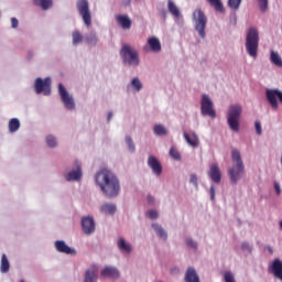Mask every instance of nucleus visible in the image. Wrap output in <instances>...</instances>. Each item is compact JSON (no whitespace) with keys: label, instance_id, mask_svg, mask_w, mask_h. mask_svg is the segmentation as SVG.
<instances>
[{"label":"nucleus","instance_id":"obj_29","mask_svg":"<svg viewBox=\"0 0 282 282\" xmlns=\"http://www.w3.org/2000/svg\"><path fill=\"white\" fill-rule=\"evenodd\" d=\"M209 2V4L212 6V8H214L216 10V12H226V9H224V3L221 2V0H207Z\"/></svg>","mask_w":282,"mask_h":282},{"label":"nucleus","instance_id":"obj_54","mask_svg":"<svg viewBox=\"0 0 282 282\" xmlns=\"http://www.w3.org/2000/svg\"><path fill=\"white\" fill-rule=\"evenodd\" d=\"M267 250L270 252V254H273V250H272V247H267Z\"/></svg>","mask_w":282,"mask_h":282},{"label":"nucleus","instance_id":"obj_35","mask_svg":"<svg viewBox=\"0 0 282 282\" xmlns=\"http://www.w3.org/2000/svg\"><path fill=\"white\" fill-rule=\"evenodd\" d=\"M130 85L135 89V91H140L142 89V82H140V78L138 77H134Z\"/></svg>","mask_w":282,"mask_h":282},{"label":"nucleus","instance_id":"obj_28","mask_svg":"<svg viewBox=\"0 0 282 282\" xmlns=\"http://www.w3.org/2000/svg\"><path fill=\"white\" fill-rule=\"evenodd\" d=\"M0 272L3 274L10 272V261H8V256H6V253H3L1 258Z\"/></svg>","mask_w":282,"mask_h":282},{"label":"nucleus","instance_id":"obj_26","mask_svg":"<svg viewBox=\"0 0 282 282\" xmlns=\"http://www.w3.org/2000/svg\"><path fill=\"white\" fill-rule=\"evenodd\" d=\"M104 215H113L117 210L116 204L106 203L100 207Z\"/></svg>","mask_w":282,"mask_h":282},{"label":"nucleus","instance_id":"obj_17","mask_svg":"<svg viewBox=\"0 0 282 282\" xmlns=\"http://www.w3.org/2000/svg\"><path fill=\"white\" fill-rule=\"evenodd\" d=\"M83 180V165L80 162L75 161L72 170V181L80 182Z\"/></svg>","mask_w":282,"mask_h":282},{"label":"nucleus","instance_id":"obj_41","mask_svg":"<svg viewBox=\"0 0 282 282\" xmlns=\"http://www.w3.org/2000/svg\"><path fill=\"white\" fill-rule=\"evenodd\" d=\"M185 243H186L187 248H192V250H197V242L195 240H193V238H187L185 240Z\"/></svg>","mask_w":282,"mask_h":282},{"label":"nucleus","instance_id":"obj_14","mask_svg":"<svg viewBox=\"0 0 282 282\" xmlns=\"http://www.w3.org/2000/svg\"><path fill=\"white\" fill-rule=\"evenodd\" d=\"M101 276L106 279H120V271L116 267L107 265L101 270Z\"/></svg>","mask_w":282,"mask_h":282},{"label":"nucleus","instance_id":"obj_47","mask_svg":"<svg viewBox=\"0 0 282 282\" xmlns=\"http://www.w3.org/2000/svg\"><path fill=\"white\" fill-rule=\"evenodd\" d=\"M241 248L242 250H247V252H252V246L248 242H242Z\"/></svg>","mask_w":282,"mask_h":282},{"label":"nucleus","instance_id":"obj_3","mask_svg":"<svg viewBox=\"0 0 282 282\" xmlns=\"http://www.w3.org/2000/svg\"><path fill=\"white\" fill-rule=\"evenodd\" d=\"M243 113V107L241 104H232L227 110V124L234 133H239V127L241 124V116Z\"/></svg>","mask_w":282,"mask_h":282},{"label":"nucleus","instance_id":"obj_10","mask_svg":"<svg viewBox=\"0 0 282 282\" xmlns=\"http://www.w3.org/2000/svg\"><path fill=\"white\" fill-rule=\"evenodd\" d=\"M82 230L84 235H94V232H96V221L94 217L86 216L82 218Z\"/></svg>","mask_w":282,"mask_h":282},{"label":"nucleus","instance_id":"obj_46","mask_svg":"<svg viewBox=\"0 0 282 282\" xmlns=\"http://www.w3.org/2000/svg\"><path fill=\"white\" fill-rule=\"evenodd\" d=\"M209 195H210L212 202H215V195H216L215 185H212V186H210V188H209Z\"/></svg>","mask_w":282,"mask_h":282},{"label":"nucleus","instance_id":"obj_39","mask_svg":"<svg viewBox=\"0 0 282 282\" xmlns=\"http://www.w3.org/2000/svg\"><path fill=\"white\" fill-rule=\"evenodd\" d=\"M170 155L173 160H176V161L182 160V155L180 154V151L175 150V148H171Z\"/></svg>","mask_w":282,"mask_h":282},{"label":"nucleus","instance_id":"obj_51","mask_svg":"<svg viewBox=\"0 0 282 282\" xmlns=\"http://www.w3.org/2000/svg\"><path fill=\"white\" fill-rule=\"evenodd\" d=\"M66 180H67V182H72V172H68L66 174Z\"/></svg>","mask_w":282,"mask_h":282},{"label":"nucleus","instance_id":"obj_5","mask_svg":"<svg viewBox=\"0 0 282 282\" xmlns=\"http://www.w3.org/2000/svg\"><path fill=\"white\" fill-rule=\"evenodd\" d=\"M120 54L124 65L129 67H138V65H140V55L138 51L130 45H123Z\"/></svg>","mask_w":282,"mask_h":282},{"label":"nucleus","instance_id":"obj_13","mask_svg":"<svg viewBox=\"0 0 282 282\" xmlns=\"http://www.w3.org/2000/svg\"><path fill=\"white\" fill-rule=\"evenodd\" d=\"M208 176L210 177L212 182L215 184H220L221 182V170H219V165L217 163H213L208 171Z\"/></svg>","mask_w":282,"mask_h":282},{"label":"nucleus","instance_id":"obj_36","mask_svg":"<svg viewBox=\"0 0 282 282\" xmlns=\"http://www.w3.org/2000/svg\"><path fill=\"white\" fill-rule=\"evenodd\" d=\"M126 144L128 145L131 153L135 152V144L133 143V139L131 138V135L126 137Z\"/></svg>","mask_w":282,"mask_h":282},{"label":"nucleus","instance_id":"obj_56","mask_svg":"<svg viewBox=\"0 0 282 282\" xmlns=\"http://www.w3.org/2000/svg\"><path fill=\"white\" fill-rule=\"evenodd\" d=\"M280 229L282 230V220L279 223Z\"/></svg>","mask_w":282,"mask_h":282},{"label":"nucleus","instance_id":"obj_40","mask_svg":"<svg viewBox=\"0 0 282 282\" xmlns=\"http://www.w3.org/2000/svg\"><path fill=\"white\" fill-rule=\"evenodd\" d=\"M260 12H268V0H257Z\"/></svg>","mask_w":282,"mask_h":282},{"label":"nucleus","instance_id":"obj_2","mask_svg":"<svg viewBox=\"0 0 282 282\" xmlns=\"http://www.w3.org/2000/svg\"><path fill=\"white\" fill-rule=\"evenodd\" d=\"M228 175L234 186H237L239 180L246 175V166L243 165V159H241V152L239 150L231 151V167L228 169Z\"/></svg>","mask_w":282,"mask_h":282},{"label":"nucleus","instance_id":"obj_12","mask_svg":"<svg viewBox=\"0 0 282 282\" xmlns=\"http://www.w3.org/2000/svg\"><path fill=\"white\" fill-rule=\"evenodd\" d=\"M148 166L151 167L152 172L154 173V175H158V177L162 175V163H160V160H158V158L150 155L148 159Z\"/></svg>","mask_w":282,"mask_h":282},{"label":"nucleus","instance_id":"obj_9","mask_svg":"<svg viewBox=\"0 0 282 282\" xmlns=\"http://www.w3.org/2000/svg\"><path fill=\"white\" fill-rule=\"evenodd\" d=\"M200 112L203 116H209V118H217V112L213 108V100L208 95H203L202 97Z\"/></svg>","mask_w":282,"mask_h":282},{"label":"nucleus","instance_id":"obj_16","mask_svg":"<svg viewBox=\"0 0 282 282\" xmlns=\"http://www.w3.org/2000/svg\"><path fill=\"white\" fill-rule=\"evenodd\" d=\"M84 282H98V267L93 265L86 270Z\"/></svg>","mask_w":282,"mask_h":282},{"label":"nucleus","instance_id":"obj_18","mask_svg":"<svg viewBox=\"0 0 282 282\" xmlns=\"http://www.w3.org/2000/svg\"><path fill=\"white\" fill-rule=\"evenodd\" d=\"M184 281L185 282H202V280H199V274H197V271L193 267L187 268V270L185 272Z\"/></svg>","mask_w":282,"mask_h":282},{"label":"nucleus","instance_id":"obj_23","mask_svg":"<svg viewBox=\"0 0 282 282\" xmlns=\"http://www.w3.org/2000/svg\"><path fill=\"white\" fill-rule=\"evenodd\" d=\"M117 247L119 248V250H122L123 252H127L128 254H131V252L133 250L131 245L128 243V241L124 240V238H119L118 239Z\"/></svg>","mask_w":282,"mask_h":282},{"label":"nucleus","instance_id":"obj_11","mask_svg":"<svg viewBox=\"0 0 282 282\" xmlns=\"http://www.w3.org/2000/svg\"><path fill=\"white\" fill-rule=\"evenodd\" d=\"M269 271L275 279L282 282V261L279 258H275L271 265L269 267Z\"/></svg>","mask_w":282,"mask_h":282},{"label":"nucleus","instance_id":"obj_24","mask_svg":"<svg viewBox=\"0 0 282 282\" xmlns=\"http://www.w3.org/2000/svg\"><path fill=\"white\" fill-rule=\"evenodd\" d=\"M55 248L57 252H63L64 254H72V247L66 246L65 241L63 240L55 241Z\"/></svg>","mask_w":282,"mask_h":282},{"label":"nucleus","instance_id":"obj_53","mask_svg":"<svg viewBox=\"0 0 282 282\" xmlns=\"http://www.w3.org/2000/svg\"><path fill=\"white\" fill-rule=\"evenodd\" d=\"M112 118H113V112H109L107 116L108 122L111 121Z\"/></svg>","mask_w":282,"mask_h":282},{"label":"nucleus","instance_id":"obj_38","mask_svg":"<svg viewBox=\"0 0 282 282\" xmlns=\"http://www.w3.org/2000/svg\"><path fill=\"white\" fill-rule=\"evenodd\" d=\"M228 6L232 10H239V8L241 6V0H228Z\"/></svg>","mask_w":282,"mask_h":282},{"label":"nucleus","instance_id":"obj_52","mask_svg":"<svg viewBox=\"0 0 282 282\" xmlns=\"http://www.w3.org/2000/svg\"><path fill=\"white\" fill-rule=\"evenodd\" d=\"M172 274H180V270L177 268H174L171 270Z\"/></svg>","mask_w":282,"mask_h":282},{"label":"nucleus","instance_id":"obj_42","mask_svg":"<svg viewBox=\"0 0 282 282\" xmlns=\"http://www.w3.org/2000/svg\"><path fill=\"white\" fill-rule=\"evenodd\" d=\"M224 279H225V282H237L235 281V275L230 271H226L224 273Z\"/></svg>","mask_w":282,"mask_h":282},{"label":"nucleus","instance_id":"obj_49","mask_svg":"<svg viewBox=\"0 0 282 282\" xmlns=\"http://www.w3.org/2000/svg\"><path fill=\"white\" fill-rule=\"evenodd\" d=\"M273 186L276 195H281V185L279 184V182H274Z\"/></svg>","mask_w":282,"mask_h":282},{"label":"nucleus","instance_id":"obj_1","mask_svg":"<svg viewBox=\"0 0 282 282\" xmlns=\"http://www.w3.org/2000/svg\"><path fill=\"white\" fill-rule=\"evenodd\" d=\"M95 182L105 197L113 199L120 195V180L108 169H101L95 175Z\"/></svg>","mask_w":282,"mask_h":282},{"label":"nucleus","instance_id":"obj_31","mask_svg":"<svg viewBox=\"0 0 282 282\" xmlns=\"http://www.w3.org/2000/svg\"><path fill=\"white\" fill-rule=\"evenodd\" d=\"M271 63H273V65H276V67H282L281 56L274 51H271Z\"/></svg>","mask_w":282,"mask_h":282},{"label":"nucleus","instance_id":"obj_27","mask_svg":"<svg viewBox=\"0 0 282 282\" xmlns=\"http://www.w3.org/2000/svg\"><path fill=\"white\" fill-rule=\"evenodd\" d=\"M21 128V121L18 118H13L9 121V131L10 133H17Z\"/></svg>","mask_w":282,"mask_h":282},{"label":"nucleus","instance_id":"obj_19","mask_svg":"<svg viewBox=\"0 0 282 282\" xmlns=\"http://www.w3.org/2000/svg\"><path fill=\"white\" fill-rule=\"evenodd\" d=\"M148 45L151 52H162V43H160V40L155 36L148 40Z\"/></svg>","mask_w":282,"mask_h":282},{"label":"nucleus","instance_id":"obj_30","mask_svg":"<svg viewBox=\"0 0 282 282\" xmlns=\"http://www.w3.org/2000/svg\"><path fill=\"white\" fill-rule=\"evenodd\" d=\"M33 2L42 8V10H50L52 8V0H33Z\"/></svg>","mask_w":282,"mask_h":282},{"label":"nucleus","instance_id":"obj_21","mask_svg":"<svg viewBox=\"0 0 282 282\" xmlns=\"http://www.w3.org/2000/svg\"><path fill=\"white\" fill-rule=\"evenodd\" d=\"M116 19L122 30H131V19H129V15H117Z\"/></svg>","mask_w":282,"mask_h":282},{"label":"nucleus","instance_id":"obj_50","mask_svg":"<svg viewBox=\"0 0 282 282\" xmlns=\"http://www.w3.org/2000/svg\"><path fill=\"white\" fill-rule=\"evenodd\" d=\"M121 6L129 8V6H131V0H121Z\"/></svg>","mask_w":282,"mask_h":282},{"label":"nucleus","instance_id":"obj_37","mask_svg":"<svg viewBox=\"0 0 282 282\" xmlns=\"http://www.w3.org/2000/svg\"><path fill=\"white\" fill-rule=\"evenodd\" d=\"M46 144L47 147H50L51 149H54V147H56L57 142H56V138L52 134L46 137Z\"/></svg>","mask_w":282,"mask_h":282},{"label":"nucleus","instance_id":"obj_4","mask_svg":"<svg viewBox=\"0 0 282 282\" xmlns=\"http://www.w3.org/2000/svg\"><path fill=\"white\" fill-rule=\"evenodd\" d=\"M245 47L251 58L259 56V30L249 28L246 35Z\"/></svg>","mask_w":282,"mask_h":282},{"label":"nucleus","instance_id":"obj_58","mask_svg":"<svg viewBox=\"0 0 282 282\" xmlns=\"http://www.w3.org/2000/svg\"><path fill=\"white\" fill-rule=\"evenodd\" d=\"M144 51L147 52V47H144Z\"/></svg>","mask_w":282,"mask_h":282},{"label":"nucleus","instance_id":"obj_45","mask_svg":"<svg viewBox=\"0 0 282 282\" xmlns=\"http://www.w3.org/2000/svg\"><path fill=\"white\" fill-rule=\"evenodd\" d=\"M158 210H155V209H151V210H149L148 212V217L150 218V219H158Z\"/></svg>","mask_w":282,"mask_h":282},{"label":"nucleus","instance_id":"obj_55","mask_svg":"<svg viewBox=\"0 0 282 282\" xmlns=\"http://www.w3.org/2000/svg\"><path fill=\"white\" fill-rule=\"evenodd\" d=\"M151 200H153V197L149 196L148 202H151Z\"/></svg>","mask_w":282,"mask_h":282},{"label":"nucleus","instance_id":"obj_25","mask_svg":"<svg viewBox=\"0 0 282 282\" xmlns=\"http://www.w3.org/2000/svg\"><path fill=\"white\" fill-rule=\"evenodd\" d=\"M167 10H169L170 14H172L176 19H180L182 13L180 12V9L175 4V2H173V0L167 1Z\"/></svg>","mask_w":282,"mask_h":282},{"label":"nucleus","instance_id":"obj_32","mask_svg":"<svg viewBox=\"0 0 282 282\" xmlns=\"http://www.w3.org/2000/svg\"><path fill=\"white\" fill-rule=\"evenodd\" d=\"M154 133L155 135H167L169 130H166V128H164L162 124H156L154 126Z\"/></svg>","mask_w":282,"mask_h":282},{"label":"nucleus","instance_id":"obj_6","mask_svg":"<svg viewBox=\"0 0 282 282\" xmlns=\"http://www.w3.org/2000/svg\"><path fill=\"white\" fill-rule=\"evenodd\" d=\"M193 21L195 23V30L198 32L200 39H206V24L208 23V18L202 9H196L193 12Z\"/></svg>","mask_w":282,"mask_h":282},{"label":"nucleus","instance_id":"obj_34","mask_svg":"<svg viewBox=\"0 0 282 282\" xmlns=\"http://www.w3.org/2000/svg\"><path fill=\"white\" fill-rule=\"evenodd\" d=\"M79 43H83V34L79 31H75L73 33V44L79 45Z\"/></svg>","mask_w":282,"mask_h":282},{"label":"nucleus","instance_id":"obj_57","mask_svg":"<svg viewBox=\"0 0 282 282\" xmlns=\"http://www.w3.org/2000/svg\"><path fill=\"white\" fill-rule=\"evenodd\" d=\"M72 254H76V250L72 249Z\"/></svg>","mask_w":282,"mask_h":282},{"label":"nucleus","instance_id":"obj_15","mask_svg":"<svg viewBox=\"0 0 282 282\" xmlns=\"http://www.w3.org/2000/svg\"><path fill=\"white\" fill-rule=\"evenodd\" d=\"M58 94L66 109H72V97H69V94L67 93V89H65V86H63V84H58Z\"/></svg>","mask_w":282,"mask_h":282},{"label":"nucleus","instance_id":"obj_7","mask_svg":"<svg viewBox=\"0 0 282 282\" xmlns=\"http://www.w3.org/2000/svg\"><path fill=\"white\" fill-rule=\"evenodd\" d=\"M76 8L79 17H82L83 23L86 28H91V10H89V1L78 0Z\"/></svg>","mask_w":282,"mask_h":282},{"label":"nucleus","instance_id":"obj_22","mask_svg":"<svg viewBox=\"0 0 282 282\" xmlns=\"http://www.w3.org/2000/svg\"><path fill=\"white\" fill-rule=\"evenodd\" d=\"M184 139L186 140L187 144H189V147H194V149L199 147V137H197V133L192 132L191 138L188 133L184 132Z\"/></svg>","mask_w":282,"mask_h":282},{"label":"nucleus","instance_id":"obj_48","mask_svg":"<svg viewBox=\"0 0 282 282\" xmlns=\"http://www.w3.org/2000/svg\"><path fill=\"white\" fill-rule=\"evenodd\" d=\"M11 28H13V30L19 28V20L17 18H11Z\"/></svg>","mask_w":282,"mask_h":282},{"label":"nucleus","instance_id":"obj_44","mask_svg":"<svg viewBox=\"0 0 282 282\" xmlns=\"http://www.w3.org/2000/svg\"><path fill=\"white\" fill-rule=\"evenodd\" d=\"M254 129H256L257 135H261V133H263V131L261 129V122L260 121L254 122Z\"/></svg>","mask_w":282,"mask_h":282},{"label":"nucleus","instance_id":"obj_43","mask_svg":"<svg viewBox=\"0 0 282 282\" xmlns=\"http://www.w3.org/2000/svg\"><path fill=\"white\" fill-rule=\"evenodd\" d=\"M189 183L195 186V188H199V184L197 183V175L196 174H191Z\"/></svg>","mask_w":282,"mask_h":282},{"label":"nucleus","instance_id":"obj_33","mask_svg":"<svg viewBox=\"0 0 282 282\" xmlns=\"http://www.w3.org/2000/svg\"><path fill=\"white\" fill-rule=\"evenodd\" d=\"M86 43L88 45H96L98 43V37L96 36V33H89L86 35Z\"/></svg>","mask_w":282,"mask_h":282},{"label":"nucleus","instance_id":"obj_20","mask_svg":"<svg viewBox=\"0 0 282 282\" xmlns=\"http://www.w3.org/2000/svg\"><path fill=\"white\" fill-rule=\"evenodd\" d=\"M153 230L156 232L158 237L160 239H163V241H166L169 239V234L166 232V229L159 225L158 223L152 224Z\"/></svg>","mask_w":282,"mask_h":282},{"label":"nucleus","instance_id":"obj_8","mask_svg":"<svg viewBox=\"0 0 282 282\" xmlns=\"http://www.w3.org/2000/svg\"><path fill=\"white\" fill-rule=\"evenodd\" d=\"M35 94H44V96H50L52 94V79L46 77L44 80L43 78L39 77L35 79Z\"/></svg>","mask_w":282,"mask_h":282}]
</instances>
